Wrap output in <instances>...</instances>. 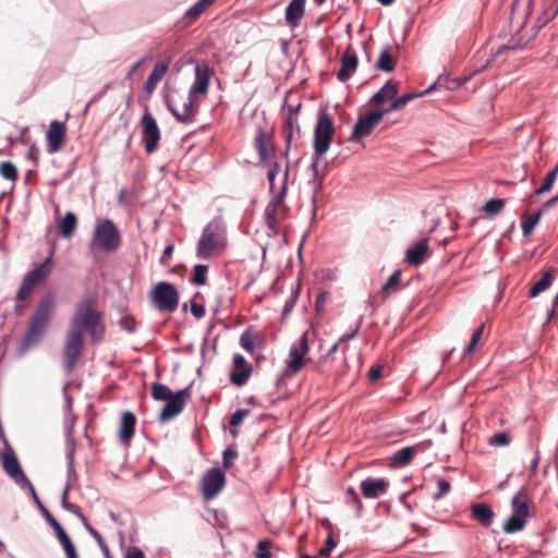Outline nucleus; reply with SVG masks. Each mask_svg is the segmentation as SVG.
<instances>
[{
	"instance_id": "nucleus-1",
	"label": "nucleus",
	"mask_w": 558,
	"mask_h": 558,
	"mask_svg": "<svg viewBox=\"0 0 558 558\" xmlns=\"http://www.w3.org/2000/svg\"><path fill=\"white\" fill-rule=\"evenodd\" d=\"M84 330L94 342L102 340L105 323L102 313L97 310V299L86 295L76 305L65 336L62 351L63 366L66 373L73 372L83 352Z\"/></svg>"
},
{
	"instance_id": "nucleus-2",
	"label": "nucleus",
	"mask_w": 558,
	"mask_h": 558,
	"mask_svg": "<svg viewBox=\"0 0 558 558\" xmlns=\"http://www.w3.org/2000/svg\"><path fill=\"white\" fill-rule=\"evenodd\" d=\"M54 308V296L51 293L45 294L32 315L25 336L21 343V350L27 351L38 344L46 333Z\"/></svg>"
},
{
	"instance_id": "nucleus-3",
	"label": "nucleus",
	"mask_w": 558,
	"mask_h": 558,
	"mask_svg": "<svg viewBox=\"0 0 558 558\" xmlns=\"http://www.w3.org/2000/svg\"><path fill=\"white\" fill-rule=\"evenodd\" d=\"M289 175V168L287 167L283 174V184L278 193H274L270 202L264 210V218L266 226L274 233L278 232L279 226L290 215V208L284 202L287 194V181Z\"/></svg>"
},
{
	"instance_id": "nucleus-4",
	"label": "nucleus",
	"mask_w": 558,
	"mask_h": 558,
	"mask_svg": "<svg viewBox=\"0 0 558 558\" xmlns=\"http://www.w3.org/2000/svg\"><path fill=\"white\" fill-rule=\"evenodd\" d=\"M199 100L196 96H192L190 90L184 93L180 89H174L167 97V107L178 121L191 123L198 111Z\"/></svg>"
},
{
	"instance_id": "nucleus-5",
	"label": "nucleus",
	"mask_w": 558,
	"mask_h": 558,
	"mask_svg": "<svg viewBox=\"0 0 558 558\" xmlns=\"http://www.w3.org/2000/svg\"><path fill=\"white\" fill-rule=\"evenodd\" d=\"M226 231L217 222L208 223L197 243V256L208 259L218 255L226 246Z\"/></svg>"
},
{
	"instance_id": "nucleus-6",
	"label": "nucleus",
	"mask_w": 558,
	"mask_h": 558,
	"mask_svg": "<svg viewBox=\"0 0 558 558\" xmlns=\"http://www.w3.org/2000/svg\"><path fill=\"white\" fill-rule=\"evenodd\" d=\"M122 243L120 231L110 219H97L93 232V244L105 252L117 251Z\"/></svg>"
},
{
	"instance_id": "nucleus-7",
	"label": "nucleus",
	"mask_w": 558,
	"mask_h": 558,
	"mask_svg": "<svg viewBox=\"0 0 558 558\" xmlns=\"http://www.w3.org/2000/svg\"><path fill=\"white\" fill-rule=\"evenodd\" d=\"M52 270V257L48 256L40 265L29 271L24 278L16 292L17 301L27 300L34 289L45 282Z\"/></svg>"
},
{
	"instance_id": "nucleus-8",
	"label": "nucleus",
	"mask_w": 558,
	"mask_h": 558,
	"mask_svg": "<svg viewBox=\"0 0 558 558\" xmlns=\"http://www.w3.org/2000/svg\"><path fill=\"white\" fill-rule=\"evenodd\" d=\"M335 134L333 120L327 112H319L314 130V153L322 157L329 149Z\"/></svg>"
},
{
	"instance_id": "nucleus-9",
	"label": "nucleus",
	"mask_w": 558,
	"mask_h": 558,
	"mask_svg": "<svg viewBox=\"0 0 558 558\" xmlns=\"http://www.w3.org/2000/svg\"><path fill=\"white\" fill-rule=\"evenodd\" d=\"M151 302L161 312H174L179 305V292L174 284L161 281L155 284Z\"/></svg>"
},
{
	"instance_id": "nucleus-10",
	"label": "nucleus",
	"mask_w": 558,
	"mask_h": 558,
	"mask_svg": "<svg viewBox=\"0 0 558 558\" xmlns=\"http://www.w3.org/2000/svg\"><path fill=\"white\" fill-rule=\"evenodd\" d=\"M308 350L307 331H305L299 341L290 349L289 360L284 368V375L287 377L295 376L311 361V359L306 356Z\"/></svg>"
},
{
	"instance_id": "nucleus-11",
	"label": "nucleus",
	"mask_w": 558,
	"mask_h": 558,
	"mask_svg": "<svg viewBox=\"0 0 558 558\" xmlns=\"http://www.w3.org/2000/svg\"><path fill=\"white\" fill-rule=\"evenodd\" d=\"M140 126L142 130V143L147 154L157 150L161 140V132L153 114L146 109L143 113Z\"/></svg>"
},
{
	"instance_id": "nucleus-12",
	"label": "nucleus",
	"mask_w": 558,
	"mask_h": 558,
	"mask_svg": "<svg viewBox=\"0 0 558 558\" xmlns=\"http://www.w3.org/2000/svg\"><path fill=\"white\" fill-rule=\"evenodd\" d=\"M0 458H1V462H2V468L5 471V473L10 477H12L17 484L27 485V487L31 489L36 502H39V499L36 495L35 488L32 485V483L28 481V478L26 477L24 472L22 471L14 450L11 447H8L1 453Z\"/></svg>"
},
{
	"instance_id": "nucleus-13",
	"label": "nucleus",
	"mask_w": 558,
	"mask_h": 558,
	"mask_svg": "<svg viewBox=\"0 0 558 558\" xmlns=\"http://www.w3.org/2000/svg\"><path fill=\"white\" fill-rule=\"evenodd\" d=\"M384 112L369 110L357 117L350 141H357L368 136L374 128L381 121Z\"/></svg>"
},
{
	"instance_id": "nucleus-14",
	"label": "nucleus",
	"mask_w": 558,
	"mask_h": 558,
	"mask_svg": "<svg viewBox=\"0 0 558 558\" xmlns=\"http://www.w3.org/2000/svg\"><path fill=\"white\" fill-rule=\"evenodd\" d=\"M226 485V476L219 469H210L201 482L202 494L205 500L214 499Z\"/></svg>"
},
{
	"instance_id": "nucleus-15",
	"label": "nucleus",
	"mask_w": 558,
	"mask_h": 558,
	"mask_svg": "<svg viewBox=\"0 0 558 558\" xmlns=\"http://www.w3.org/2000/svg\"><path fill=\"white\" fill-rule=\"evenodd\" d=\"M191 399V389L186 387L175 392L171 398L166 401L165 407L160 413V421L168 422L179 415L186 402Z\"/></svg>"
},
{
	"instance_id": "nucleus-16",
	"label": "nucleus",
	"mask_w": 558,
	"mask_h": 558,
	"mask_svg": "<svg viewBox=\"0 0 558 558\" xmlns=\"http://www.w3.org/2000/svg\"><path fill=\"white\" fill-rule=\"evenodd\" d=\"M214 70L206 63L199 62L195 65V78L190 87L192 96H196L198 99H204L208 93L211 76Z\"/></svg>"
},
{
	"instance_id": "nucleus-17",
	"label": "nucleus",
	"mask_w": 558,
	"mask_h": 558,
	"mask_svg": "<svg viewBox=\"0 0 558 558\" xmlns=\"http://www.w3.org/2000/svg\"><path fill=\"white\" fill-rule=\"evenodd\" d=\"M48 153L54 154L61 150L66 140V125L64 122L51 121L46 133Z\"/></svg>"
},
{
	"instance_id": "nucleus-18",
	"label": "nucleus",
	"mask_w": 558,
	"mask_h": 558,
	"mask_svg": "<svg viewBox=\"0 0 558 558\" xmlns=\"http://www.w3.org/2000/svg\"><path fill=\"white\" fill-rule=\"evenodd\" d=\"M301 108L299 105L295 109L290 107L284 116L283 121V137L286 141V149L289 150L291 143L295 135H300L301 130L299 125L298 111Z\"/></svg>"
},
{
	"instance_id": "nucleus-19",
	"label": "nucleus",
	"mask_w": 558,
	"mask_h": 558,
	"mask_svg": "<svg viewBox=\"0 0 558 558\" xmlns=\"http://www.w3.org/2000/svg\"><path fill=\"white\" fill-rule=\"evenodd\" d=\"M254 144L258 153L259 162L264 166L267 165L268 160L275 153L270 134L259 128L255 136Z\"/></svg>"
},
{
	"instance_id": "nucleus-20",
	"label": "nucleus",
	"mask_w": 558,
	"mask_h": 558,
	"mask_svg": "<svg viewBox=\"0 0 558 558\" xmlns=\"http://www.w3.org/2000/svg\"><path fill=\"white\" fill-rule=\"evenodd\" d=\"M234 368L230 374V380L238 387L243 386L252 374V366L247 364L245 357L241 354L233 356Z\"/></svg>"
},
{
	"instance_id": "nucleus-21",
	"label": "nucleus",
	"mask_w": 558,
	"mask_h": 558,
	"mask_svg": "<svg viewBox=\"0 0 558 558\" xmlns=\"http://www.w3.org/2000/svg\"><path fill=\"white\" fill-rule=\"evenodd\" d=\"M266 342V336L252 328H247L240 337L241 347L251 354H253L256 349H264Z\"/></svg>"
},
{
	"instance_id": "nucleus-22",
	"label": "nucleus",
	"mask_w": 558,
	"mask_h": 558,
	"mask_svg": "<svg viewBox=\"0 0 558 558\" xmlns=\"http://www.w3.org/2000/svg\"><path fill=\"white\" fill-rule=\"evenodd\" d=\"M389 483L385 478H366L361 482V490L365 498L375 499L386 494Z\"/></svg>"
},
{
	"instance_id": "nucleus-23",
	"label": "nucleus",
	"mask_w": 558,
	"mask_h": 558,
	"mask_svg": "<svg viewBox=\"0 0 558 558\" xmlns=\"http://www.w3.org/2000/svg\"><path fill=\"white\" fill-rule=\"evenodd\" d=\"M429 256L428 239H422L405 252V262L411 266H420Z\"/></svg>"
},
{
	"instance_id": "nucleus-24",
	"label": "nucleus",
	"mask_w": 558,
	"mask_h": 558,
	"mask_svg": "<svg viewBox=\"0 0 558 558\" xmlns=\"http://www.w3.org/2000/svg\"><path fill=\"white\" fill-rule=\"evenodd\" d=\"M359 60L356 53L352 50L351 46L348 47L341 57V68L337 73L340 82L348 81L355 72Z\"/></svg>"
},
{
	"instance_id": "nucleus-25",
	"label": "nucleus",
	"mask_w": 558,
	"mask_h": 558,
	"mask_svg": "<svg viewBox=\"0 0 558 558\" xmlns=\"http://www.w3.org/2000/svg\"><path fill=\"white\" fill-rule=\"evenodd\" d=\"M170 65V59H165L161 61H158L150 74L148 75L146 82H145V92L147 95H151L154 90L156 89L158 83L165 77L166 73L169 70Z\"/></svg>"
},
{
	"instance_id": "nucleus-26",
	"label": "nucleus",
	"mask_w": 558,
	"mask_h": 558,
	"mask_svg": "<svg viewBox=\"0 0 558 558\" xmlns=\"http://www.w3.org/2000/svg\"><path fill=\"white\" fill-rule=\"evenodd\" d=\"M306 0H291L284 13L287 24L291 28H296L301 25V21L305 14Z\"/></svg>"
},
{
	"instance_id": "nucleus-27",
	"label": "nucleus",
	"mask_w": 558,
	"mask_h": 558,
	"mask_svg": "<svg viewBox=\"0 0 558 558\" xmlns=\"http://www.w3.org/2000/svg\"><path fill=\"white\" fill-rule=\"evenodd\" d=\"M136 417L132 412L125 411L121 415L119 438L124 445H129L134 436Z\"/></svg>"
},
{
	"instance_id": "nucleus-28",
	"label": "nucleus",
	"mask_w": 558,
	"mask_h": 558,
	"mask_svg": "<svg viewBox=\"0 0 558 558\" xmlns=\"http://www.w3.org/2000/svg\"><path fill=\"white\" fill-rule=\"evenodd\" d=\"M543 11L538 15L536 23L533 26L534 33L539 31L548 22H550L558 14V2L557 0H543ZM535 34H533L534 36Z\"/></svg>"
},
{
	"instance_id": "nucleus-29",
	"label": "nucleus",
	"mask_w": 558,
	"mask_h": 558,
	"mask_svg": "<svg viewBox=\"0 0 558 558\" xmlns=\"http://www.w3.org/2000/svg\"><path fill=\"white\" fill-rule=\"evenodd\" d=\"M471 517L481 525L488 527L493 523L495 513L489 505L481 502L471 506Z\"/></svg>"
},
{
	"instance_id": "nucleus-30",
	"label": "nucleus",
	"mask_w": 558,
	"mask_h": 558,
	"mask_svg": "<svg viewBox=\"0 0 558 558\" xmlns=\"http://www.w3.org/2000/svg\"><path fill=\"white\" fill-rule=\"evenodd\" d=\"M398 95V84L388 81L377 93L371 98V104L380 107L387 100H393Z\"/></svg>"
},
{
	"instance_id": "nucleus-31",
	"label": "nucleus",
	"mask_w": 558,
	"mask_h": 558,
	"mask_svg": "<svg viewBox=\"0 0 558 558\" xmlns=\"http://www.w3.org/2000/svg\"><path fill=\"white\" fill-rule=\"evenodd\" d=\"M76 228H77V218L71 211L66 213L64 215V217L62 218V220L59 222V233L64 239L72 238Z\"/></svg>"
},
{
	"instance_id": "nucleus-32",
	"label": "nucleus",
	"mask_w": 558,
	"mask_h": 558,
	"mask_svg": "<svg viewBox=\"0 0 558 558\" xmlns=\"http://www.w3.org/2000/svg\"><path fill=\"white\" fill-rule=\"evenodd\" d=\"M512 513L526 521L529 517V502L526 494L523 492L518 493L512 499Z\"/></svg>"
},
{
	"instance_id": "nucleus-33",
	"label": "nucleus",
	"mask_w": 558,
	"mask_h": 558,
	"mask_svg": "<svg viewBox=\"0 0 558 558\" xmlns=\"http://www.w3.org/2000/svg\"><path fill=\"white\" fill-rule=\"evenodd\" d=\"M417 448H418L417 446H412V447H404V448L398 450L391 458L392 464L398 465V466H403V465L409 464L412 461L415 453L417 452Z\"/></svg>"
},
{
	"instance_id": "nucleus-34",
	"label": "nucleus",
	"mask_w": 558,
	"mask_h": 558,
	"mask_svg": "<svg viewBox=\"0 0 558 558\" xmlns=\"http://www.w3.org/2000/svg\"><path fill=\"white\" fill-rule=\"evenodd\" d=\"M553 280H554L553 270H550V269L546 270L543 274L542 278L532 286V288L530 289V292H529V296L536 298L542 292L546 291L551 286Z\"/></svg>"
},
{
	"instance_id": "nucleus-35",
	"label": "nucleus",
	"mask_w": 558,
	"mask_h": 558,
	"mask_svg": "<svg viewBox=\"0 0 558 558\" xmlns=\"http://www.w3.org/2000/svg\"><path fill=\"white\" fill-rule=\"evenodd\" d=\"M396 59L392 57L389 48H384L375 63L377 70L383 72H391L396 66Z\"/></svg>"
},
{
	"instance_id": "nucleus-36",
	"label": "nucleus",
	"mask_w": 558,
	"mask_h": 558,
	"mask_svg": "<svg viewBox=\"0 0 558 558\" xmlns=\"http://www.w3.org/2000/svg\"><path fill=\"white\" fill-rule=\"evenodd\" d=\"M401 270L398 269L395 270L393 274L389 277L387 282L383 286L380 290V294L384 298H387L390 293L395 292L398 289L401 281Z\"/></svg>"
},
{
	"instance_id": "nucleus-37",
	"label": "nucleus",
	"mask_w": 558,
	"mask_h": 558,
	"mask_svg": "<svg viewBox=\"0 0 558 558\" xmlns=\"http://www.w3.org/2000/svg\"><path fill=\"white\" fill-rule=\"evenodd\" d=\"M174 393L171 389L163 384H153L151 386V397L158 401H167Z\"/></svg>"
},
{
	"instance_id": "nucleus-38",
	"label": "nucleus",
	"mask_w": 558,
	"mask_h": 558,
	"mask_svg": "<svg viewBox=\"0 0 558 558\" xmlns=\"http://www.w3.org/2000/svg\"><path fill=\"white\" fill-rule=\"evenodd\" d=\"M0 175L11 182H15L19 178L17 169L11 161L0 162Z\"/></svg>"
},
{
	"instance_id": "nucleus-39",
	"label": "nucleus",
	"mask_w": 558,
	"mask_h": 558,
	"mask_svg": "<svg viewBox=\"0 0 558 558\" xmlns=\"http://www.w3.org/2000/svg\"><path fill=\"white\" fill-rule=\"evenodd\" d=\"M557 174H558V165L546 174L542 185L535 191V194L542 195L544 193L549 192L557 179Z\"/></svg>"
},
{
	"instance_id": "nucleus-40",
	"label": "nucleus",
	"mask_w": 558,
	"mask_h": 558,
	"mask_svg": "<svg viewBox=\"0 0 558 558\" xmlns=\"http://www.w3.org/2000/svg\"><path fill=\"white\" fill-rule=\"evenodd\" d=\"M207 272L208 267L203 264H197L194 266L193 276L191 278V282L195 286H204L207 282Z\"/></svg>"
},
{
	"instance_id": "nucleus-41",
	"label": "nucleus",
	"mask_w": 558,
	"mask_h": 558,
	"mask_svg": "<svg viewBox=\"0 0 558 558\" xmlns=\"http://www.w3.org/2000/svg\"><path fill=\"white\" fill-rule=\"evenodd\" d=\"M525 525V520L514 515L513 513L509 517V519L504 524V531L506 533H515L521 531Z\"/></svg>"
},
{
	"instance_id": "nucleus-42",
	"label": "nucleus",
	"mask_w": 558,
	"mask_h": 558,
	"mask_svg": "<svg viewBox=\"0 0 558 558\" xmlns=\"http://www.w3.org/2000/svg\"><path fill=\"white\" fill-rule=\"evenodd\" d=\"M250 414V410L247 409H240L238 411H235L231 417H230V421H229V424L231 426V429H230V434L233 436V437H236L239 432L235 429L236 426H239L242 421L248 416Z\"/></svg>"
},
{
	"instance_id": "nucleus-43",
	"label": "nucleus",
	"mask_w": 558,
	"mask_h": 558,
	"mask_svg": "<svg viewBox=\"0 0 558 558\" xmlns=\"http://www.w3.org/2000/svg\"><path fill=\"white\" fill-rule=\"evenodd\" d=\"M83 524L85 526V529L89 532V534L96 539L97 544L99 545L105 558L110 556V551H109V547L108 545L105 543L102 536L98 533V531H96L95 529H93L88 521H87V518H83Z\"/></svg>"
},
{
	"instance_id": "nucleus-44",
	"label": "nucleus",
	"mask_w": 558,
	"mask_h": 558,
	"mask_svg": "<svg viewBox=\"0 0 558 558\" xmlns=\"http://www.w3.org/2000/svg\"><path fill=\"white\" fill-rule=\"evenodd\" d=\"M57 537L61 543L68 558H78L75 546L72 543L71 538L69 537V535L66 534V532L60 534Z\"/></svg>"
},
{
	"instance_id": "nucleus-45",
	"label": "nucleus",
	"mask_w": 558,
	"mask_h": 558,
	"mask_svg": "<svg viewBox=\"0 0 558 558\" xmlns=\"http://www.w3.org/2000/svg\"><path fill=\"white\" fill-rule=\"evenodd\" d=\"M57 537L61 543L68 558H78L75 546L72 543L71 538L69 537V535L66 534V532L60 534Z\"/></svg>"
},
{
	"instance_id": "nucleus-46",
	"label": "nucleus",
	"mask_w": 558,
	"mask_h": 558,
	"mask_svg": "<svg viewBox=\"0 0 558 558\" xmlns=\"http://www.w3.org/2000/svg\"><path fill=\"white\" fill-rule=\"evenodd\" d=\"M57 537L61 543L68 558H78L75 546L72 543L71 538L69 537V535L66 534V532L60 534Z\"/></svg>"
},
{
	"instance_id": "nucleus-47",
	"label": "nucleus",
	"mask_w": 558,
	"mask_h": 558,
	"mask_svg": "<svg viewBox=\"0 0 558 558\" xmlns=\"http://www.w3.org/2000/svg\"><path fill=\"white\" fill-rule=\"evenodd\" d=\"M505 207V201L500 198L489 199L483 210L490 217L498 215Z\"/></svg>"
},
{
	"instance_id": "nucleus-48",
	"label": "nucleus",
	"mask_w": 558,
	"mask_h": 558,
	"mask_svg": "<svg viewBox=\"0 0 558 558\" xmlns=\"http://www.w3.org/2000/svg\"><path fill=\"white\" fill-rule=\"evenodd\" d=\"M539 218H541V213H537L535 215L525 216L522 219L521 227H522V232L524 235H529L532 233L535 226L538 223Z\"/></svg>"
},
{
	"instance_id": "nucleus-49",
	"label": "nucleus",
	"mask_w": 558,
	"mask_h": 558,
	"mask_svg": "<svg viewBox=\"0 0 558 558\" xmlns=\"http://www.w3.org/2000/svg\"><path fill=\"white\" fill-rule=\"evenodd\" d=\"M483 332H484V325H481L478 328H476L474 330V332L471 336L470 343L465 348L464 355L472 354L476 350V348L482 339Z\"/></svg>"
},
{
	"instance_id": "nucleus-50",
	"label": "nucleus",
	"mask_w": 558,
	"mask_h": 558,
	"mask_svg": "<svg viewBox=\"0 0 558 558\" xmlns=\"http://www.w3.org/2000/svg\"><path fill=\"white\" fill-rule=\"evenodd\" d=\"M272 546L271 541L263 539L257 544V550L255 553V558H271L270 548Z\"/></svg>"
},
{
	"instance_id": "nucleus-51",
	"label": "nucleus",
	"mask_w": 558,
	"mask_h": 558,
	"mask_svg": "<svg viewBox=\"0 0 558 558\" xmlns=\"http://www.w3.org/2000/svg\"><path fill=\"white\" fill-rule=\"evenodd\" d=\"M68 494H69V487L66 486L62 494V500H61L62 507L71 512L75 513L83 521V518H86V517L82 513L81 509L76 505L68 501Z\"/></svg>"
},
{
	"instance_id": "nucleus-52",
	"label": "nucleus",
	"mask_w": 558,
	"mask_h": 558,
	"mask_svg": "<svg viewBox=\"0 0 558 558\" xmlns=\"http://www.w3.org/2000/svg\"><path fill=\"white\" fill-rule=\"evenodd\" d=\"M41 508H43V511H44V514H45V518L46 520L48 521V523L50 524V526L53 529L54 533H56V536H59L60 534L64 533L65 531L63 530V527L60 525V523L53 518V515L47 510L45 509L40 502H37Z\"/></svg>"
},
{
	"instance_id": "nucleus-53",
	"label": "nucleus",
	"mask_w": 558,
	"mask_h": 558,
	"mask_svg": "<svg viewBox=\"0 0 558 558\" xmlns=\"http://www.w3.org/2000/svg\"><path fill=\"white\" fill-rule=\"evenodd\" d=\"M437 487H438V490L433 495V499L434 500H438V499L442 498L451 489L450 483L447 480H445V478H440L437 482Z\"/></svg>"
},
{
	"instance_id": "nucleus-54",
	"label": "nucleus",
	"mask_w": 558,
	"mask_h": 558,
	"mask_svg": "<svg viewBox=\"0 0 558 558\" xmlns=\"http://www.w3.org/2000/svg\"><path fill=\"white\" fill-rule=\"evenodd\" d=\"M433 88H434V86H430L429 88H427L426 90H424L423 93H420V94L409 93V94L402 95L401 97H398L397 100H398L399 105L401 106V108H403L407 106V104L409 101H411L420 96H423L425 94H428Z\"/></svg>"
},
{
	"instance_id": "nucleus-55",
	"label": "nucleus",
	"mask_w": 558,
	"mask_h": 558,
	"mask_svg": "<svg viewBox=\"0 0 558 558\" xmlns=\"http://www.w3.org/2000/svg\"><path fill=\"white\" fill-rule=\"evenodd\" d=\"M119 325L123 330H125L129 333L134 332L136 329V320L132 316H123L119 320Z\"/></svg>"
},
{
	"instance_id": "nucleus-56",
	"label": "nucleus",
	"mask_w": 558,
	"mask_h": 558,
	"mask_svg": "<svg viewBox=\"0 0 558 558\" xmlns=\"http://www.w3.org/2000/svg\"><path fill=\"white\" fill-rule=\"evenodd\" d=\"M510 442V437L507 433L505 432H501V433H497L495 434L490 439H489V444L493 445V446H498V447H502V446H507L508 444Z\"/></svg>"
},
{
	"instance_id": "nucleus-57",
	"label": "nucleus",
	"mask_w": 558,
	"mask_h": 558,
	"mask_svg": "<svg viewBox=\"0 0 558 558\" xmlns=\"http://www.w3.org/2000/svg\"><path fill=\"white\" fill-rule=\"evenodd\" d=\"M238 457V451L233 448H228L223 452V466L230 469L233 464L232 460Z\"/></svg>"
},
{
	"instance_id": "nucleus-58",
	"label": "nucleus",
	"mask_w": 558,
	"mask_h": 558,
	"mask_svg": "<svg viewBox=\"0 0 558 558\" xmlns=\"http://www.w3.org/2000/svg\"><path fill=\"white\" fill-rule=\"evenodd\" d=\"M206 9L203 7H199V3L196 2L194 5H192L186 12L185 17L190 19L191 21L196 20Z\"/></svg>"
},
{
	"instance_id": "nucleus-59",
	"label": "nucleus",
	"mask_w": 558,
	"mask_h": 558,
	"mask_svg": "<svg viewBox=\"0 0 558 558\" xmlns=\"http://www.w3.org/2000/svg\"><path fill=\"white\" fill-rule=\"evenodd\" d=\"M279 170H280V165L278 162H275L272 165V167L268 171L267 179H268V182H269V187H270V192L271 193H275V191H274V189H275L274 182H275V179H276Z\"/></svg>"
},
{
	"instance_id": "nucleus-60",
	"label": "nucleus",
	"mask_w": 558,
	"mask_h": 558,
	"mask_svg": "<svg viewBox=\"0 0 558 558\" xmlns=\"http://www.w3.org/2000/svg\"><path fill=\"white\" fill-rule=\"evenodd\" d=\"M336 547V542L331 534L328 535L325 546L319 549V556H328L330 551Z\"/></svg>"
},
{
	"instance_id": "nucleus-61",
	"label": "nucleus",
	"mask_w": 558,
	"mask_h": 558,
	"mask_svg": "<svg viewBox=\"0 0 558 558\" xmlns=\"http://www.w3.org/2000/svg\"><path fill=\"white\" fill-rule=\"evenodd\" d=\"M173 252H174V245L172 243H169L166 246V248H165V251H163V253H162V255H161V257L159 259V263L161 265H163V266L168 265L169 260L172 257Z\"/></svg>"
},
{
	"instance_id": "nucleus-62",
	"label": "nucleus",
	"mask_w": 558,
	"mask_h": 558,
	"mask_svg": "<svg viewBox=\"0 0 558 558\" xmlns=\"http://www.w3.org/2000/svg\"><path fill=\"white\" fill-rule=\"evenodd\" d=\"M191 313L193 314V316L195 318L199 319V318L204 317V315H205V307H204V305H202L199 303L192 302Z\"/></svg>"
},
{
	"instance_id": "nucleus-63",
	"label": "nucleus",
	"mask_w": 558,
	"mask_h": 558,
	"mask_svg": "<svg viewBox=\"0 0 558 558\" xmlns=\"http://www.w3.org/2000/svg\"><path fill=\"white\" fill-rule=\"evenodd\" d=\"M347 495H348V497H350V498H351V500H352L353 502H355V504H356L357 510H359V511H361V510H362V508H363V505H362V501H361V499L359 498V495L356 494L355 489H354V488H352V487L348 488V489H347Z\"/></svg>"
},
{
	"instance_id": "nucleus-64",
	"label": "nucleus",
	"mask_w": 558,
	"mask_h": 558,
	"mask_svg": "<svg viewBox=\"0 0 558 558\" xmlns=\"http://www.w3.org/2000/svg\"><path fill=\"white\" fill-rule=\"evenodd\" d=\"M125 558H145L144 553L137 547L128 549Z\"/></svg>"
}]
</instances>
